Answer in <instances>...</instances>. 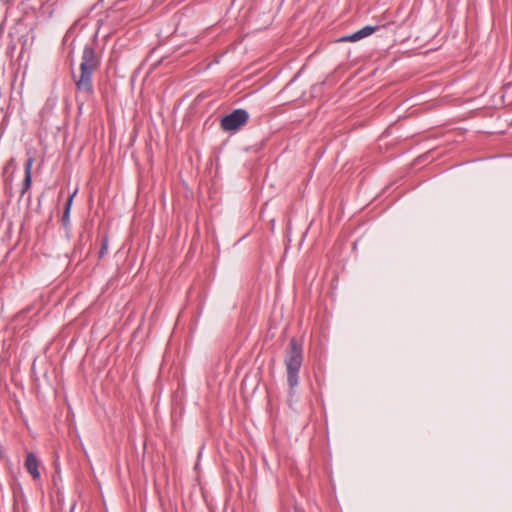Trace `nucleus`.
Returning a JSON list of instances; mask_svg holds the SVG:
<instances>
[{"mask_svg": "<svg viewBox=\"0 0 512 512\" xmlns=\"http://www.w3.org/2000/svg\"><path fill=\"white\" fill-rule=\"evenodd\" d=\"M98 63L95 51L91 47L86 46L83 50L82 62L80 65L81 75L79 80L76 82L80 91L84 93L91 92V75L97 68Z\"/></svg>", "mask_w": 512, "mask_h": 512, "instance_id": "1", "label": "nucleus"}, {"mask_svg": "<svg viewBox=\"0 0 512 512\" xmlns=\"http://www.w3.org/2000/svg\"><path fill=\"white\" fill-rule=\"evenodd\" d=\"M15 168H16V165H15V160L13 158L10 159L7 162L6 166L4 167V176H5V181H6L7 186L11 185V182H12L11 175L14 173Z\"/></svg>", "mask_w": 512, "mask_h": 512, "instance_id": "6", "label": "nucleus"}, {"mask_svg": "<svg viewBox=\"0 0 512 512\" xmlns=\"http://www.w3.org/2000/svg\"><path fill=\"white\" fill-rule=\"evenodd\" d=\"M25 466L27 471L33 476L34 479H38L40 477L38 470L39 461L33 453H29L27 455Z\"/></svg>", "mask_w": 512, "mask_h": 512, "instance_id": "5", "label": "nucleus"}, {"mask_svg": "<svg viewBox=\"0 0 512 512\" xmlns=\"http://www.w3.org/2000/svg\"><path fill=\"white\" fill-rule=\"evenodd\" d=\"M31 183H32V177L25 176L23 185H22V189H21L22 196L30 189Z\"/></svg>", "mask_w": 512, "mask_h": 512, "instance_id": "8", "label": "nucleus"}, {"mask_svg": "<svg viewBox=\"0 0 512 512\" xmlns=\"http://www.w3.org/2000/svg\"><path fill=\"white\" fill-rule=\"evenodd\" d=\"M375 30H376V28H374V27L366 26L351 35L342 37L340 39V41L356 42V41L361 40L367 36H370L373 32H375Z\"/></svg>", "mask_w": 512, "mask_h": 512, "instance_id": "4", "label": "nucleus"}, {"mask_svg": "<svg viewBox=\"0 0 512 512\" xmlns=\"http://www.w3.org/2000/svg\"><path fill=\"white\" fill-rule=\"evenodd\" d=\"M77 192H78V189H75L74 192L72 193V195L69 197L67 203H66V208H65V213H64V220L68 219V217H69V211H70L73 199H74L75 195L77 194Z\"/></svg>", "mask_w": 512, "mask_h": 512, "instance_id": "7", "label": "nucleus"}, {"mask_svg": "<svg viewBox=\"0 0 512 512\" xmlns=\"http://www.w3.org/2000/svg\"><path fill=\"white\" fill-rule=\"evenodd\" d=\"M248 118L249 115L245 110L238 109L224 117L221 126L225 131H236L247 122Z\"/></svg>", "mask_w": 512, "mask_h": 512, "instance_id": "3", "label": "nucleus"}, {"mask_svg": "<svg viewBox=\"0 0 512 512\" xmlns=\"http://www.w3.org/2000/svg\"><path fill=\"white\" fill-rule=\"evenodd\" d=\"M302 360V348L297 344L295 339H292L285 357L287 380L290 388L292 389L299 383L298 372L302 365Z\"/></svg>", "mask_w": 512, "mask_h": 512, "instance_id": "2", "label": "nucleus"}, {"mask_svg": "<svg viewBox=\"0 0 512 512\" xmlns=\"http://www.w3.org/2000/svg\"><path fill=\"white\" fill-rule=\"evenodd\" d=\"M33 158L32 157H29L26 161V164H25V176L27 177H32L31 176V173H32V166H33Z\"/></svg>", "mask_w": 512, "mask_h": 512, "instance_id": "9", "label": "nucleus"}]
</instances>
